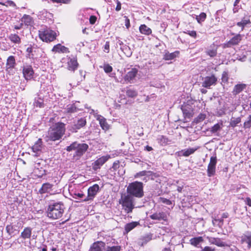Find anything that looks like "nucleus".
<instances>
[{"instance_id":"1","label":"nucleus","mask_w":251,"mask_h":251,"mask_svg":"<svg viewBox=\"0 0 251 251\" xmlns=\"http://www.w3.org/2000/svg\"><path fill=\"white\" fill-rule=\"evenodd\" d=\"M65 125L64 123H55L49 128L46 136L47 141H55L60 140L65 134Z\"/></svg>"},{"instance_id":"2","label":"nucleus","mask_w":251,"mask_h":251,"mask_svg":"<svg viewBox=\"0 0 251 251\" xmlns=\"http://www.w3.org/2000/svg\"><path fill=\"white\" fill-rule=\"evenodd\" d=\"M88 147V145L86 143L75 141L67 146L65 150L68 152L74 151L73 158L78 160L85 153Z\"/></svg>"},{"instance_id":"3","label":"nucleus","mask_w":251,"mask_h":251,"mask_svg":"<svg viewBox=\"0 0 251 251\" xmlns=\"http://www.w3.org/2000/svg\"><path fill=\"white\" fill-rule=\"evenodd\" d=\"M64 209V205L61 202L50 203L47 209V216L53 220L59 219L62 216Z\"/></svg>"},{"instance_id":"4","label":"nucleus","mask_w":251,"mask_h":251,"mask_svg":"<svg viewBox=\"0 0 251 251\" xmlns=\"http://www.w3.org/2000/svg\"><path fill=\"white\" fill-rule=\"evenodd\" d=\"M143 188L142 182L135 181L128 184L126 192L127 194L131 196L133 198H141L144 195Z\"/></svg>"},{"instance_id":"5","label":"nucleus","mask_w":251,"mask_h":251,"mask_svg":"<svg viewBox=\"0 0 251 251\" xmlns=\"http://www.w3.org/2000/svg\"><path fill=\"white\" fill-rule=\"evenodd\" d=\"M119 202L126 213H131L135 208L133 198L127 193L122 194Z\"/></svg>"},{"instance_id":"6","label":"nucleus","mask_w":251,"mask_h":251,"mask_svg":"<svg viewBox=\"0 0 251 251\" xmlns=\"http://www.w3.org/2000/svg\"><path fill=\"white\" fill-rule=\"evenodd\" d=\"M57 36L56 33L50 29L48 28L39 33L40 38L44 42H50L53 41L56 39Z\"/></svg>"},{"instance_id":"7","label":"nucleus","mask_w":251,"mask_h":251,"mask_svg":"<svg viewBox=\"0 0 251 251\" xmlns=\"http://www.w3.org/2000/svg\"><path fill=\"white\" fill-rule=\"evenodd\" d=\"M100 191V187L98 184H95L88 189V195L83 200V201H93Z\"/></svg>"},{"instance_id":"8","label":"nucleus","mask_w":251,"mask_h":251,"mask_svg":"<svg viewBox=\"0 0 251 251\" xmlns=\"http://www.w3.org/2000/svg\"><path fill=\"white\" fill-rule=\"evenodd\" d=\"M201 85L206 88H210L211 86L215 85L217 82V78L212 74L210 76H206L202 79Z\"/></svg>"},{"instance_id":"9","label":"nucleus","mask_w":251,"mask_h":251,"mask_svg":"<svg viewBox=\"0 0 251 251\" xmlns=\"http://www.w3.org/2000/svg\"><path fill=\"white\" fill-rule=\"evenodd\" d=\"M86 123V120L85 118H81L77 121L74 126H69L68 129L72 132H76L78 130L84 127Z\"/></svg>"},{"instance_id":"10","label":"nucleus","mask_w":251,"mask_h":251,"mask_svg":"<svg viewBox=\"0 0 251 251\" xmlns=\"http://www.w3.org/2000/svg\"><path fill=\"white\" fill-rule=\"evenodd\" d=\"M181 109L185 119L187 118L190 119L193 116L194 108L191 105L184 104L181 106Z\"/></svg>"},{"instance_id":"11","label":"nucleus","mask_w":251,"mask_h":251,"mask_svg":"<svg viewBox=\"0 0 251 251\" xmlns=\"http://www.w3.org/2000/svg\"><path fill=\"white\" fill-rule=\"evenodd\" d=\"M109 155L102 156L100 157L92 164V169L94 171H97L98 169H100V167L109 159Z\"/></svg>"},{"instance_id":"12","label":"nucleus","mask_w":251,"mask_h":251,"mask_svg":"<svg viewBox=\"0 0 251 251\" xmlns=\"http://www.w3.org/2000/svg\"><path fill=\"white\" fill-rule=\"evenodd\" d=\"M34 71L32 67L29 65H25L23 67V74L25 78L29 80L33 78L34 75Z\"/></svg>"},{"instance_id":"13","label":"nucleus","mask_w":251,"mask_h":251,"mask_svg":"<svg viewBox=\"0 0 251 251\" xmlns=\"http://www.w3.org/2000/svg\"><path fill=\"white\" fill-rule=\"evenodd\" d=\"M67 64V69L73 72L75 71L77 69L79 65L77 61L76 57L75 56L69 57Z\"/></svg>"},{"instance_id":"14","label":"nucleus","mask_w":251,"mask_h":251,"mask_svg":"<svg viewBox=\"0 0 251 251\" xmlns=\"http://www.w3.org/2000/svg\"><path fill=\"white\" fill-rule=\"evenodd\" d=\"M42 139H39L38 141L35 143V144L32 146V150L35 153L33 155L35 156H39L40 153L41 152L42 150Z\"/></svg>"},{"instance_id":"15","label":"nucleus","mask_w":251,"mask_h":251,"mask_svg":"<svg viewBox=\"0 0 251 251\" xmlns=\"http://www.w3.org/2000/svg\"><path fill=\"white\" fill-rule=\"evenodd\" d=\"M150 217L152 220H156L158 221L163 220L164 221H167V216L165 212H156L150 216Z\"/></svg>"},{"instance_id":"16","label":"nucleus","mask_w":251,"mask_h":251,"mask_svg":"<svg viewBox=\"0 0 251 251\" xmlns=\"http://www.w3.org/2000/svg\"><path fill=\"white\" fill-rule=\"evenodd\" d=\"M218 46L213 44L205 50V53L210 57L213 58L217 54Z\"/></svg>"},{"instance_id":"17","label":"nucleus","mask_w":251,"mask_h":251,"mask_svg":"<svg viewBox=\"0 0 251 251\" xmlns=\"http://www.w3.org/2000/svg\"><path fill=\"white\" fill-rule=\"evenodd\" d=\"M138 73V70L136 68H132L131 70L127 72L126 75L125 76V81H127L128 82H131L133 79H135V77Z\"/></svg>"},{"instance_id":"18","label":"nucleus","mask_w":251,"mask_h":251,"mask_svg":"<svg viewBox=\"0 0 251 251\" xmlns=\"http://www.w3.org/2000/svg\"><path fill=\"white\" fill-rule=\"evenodd\" d=\"M106 245L102 241L94 242L91 246L89 251H101L102 248H104Z\"/></svg>"},{"instance_id":"19","label":"nucleus","mask_w":251,"mask_h":251,"mask_svg":"<svg viewBox=\"0 0 251 251\" xmlns=\"http://www.w3.org/2000/svg\"><path fill=\"white\" fill-rule=\"evenodd\" d=\"M241 242L242 244H247L248 249H250L251 248V232L243 234L241 237Z\"/></svg>"},{"instance_id":"20","label":"nucleus","mask_w":251,"mask_h":251,"mask_svg":"<svg viewBox=\"0 0 251 251\" xmlns=\"http://www.w3.org/2000/svg\"><path fill=\"white\" fill-rule=\"evenodd\" d=\"M197 150V149L189 148L186 150H182L180 151L176 152V154L178 156H184L185 157L189 156L190 155L193 154Z\"/></svg>"},{"instance_id":"21","label":"nucleus","mask_w":251,"mask_h":251,"mask_svg":"<svg viewBox=\"0 0 251 251\" xmlns=\"http://www.w3.org/2000/svg\"><path fill=\"white\" fill-rule=\"evenodd\" d=\"M97 120L99 121L100 125L103 130L105 131L109 129L110 126L106 122L105 118L101 115H98Z\"/></svg>"},{"instance_id":"22","label":"nucleus","mask_w":251,"mask_h":251,"mask_svg":"<svg viewBox=\"0 0 251 251\" xmlns=\"http://www.w3.org/2000/svg\"><path fill=\"white\" fill-rule=\"evenodd\" d=\"M247 85L243 83H240L235 85L232 92L233 95H237L243 90L246 89Z\"/></svg>"},{"instance_id":"23","label":"nucleus","mask_w":251,"mask_h":251,"mask_svg":"<svg viewBox=\"0 0 251 251\" xmlns=\"http://www.w3.org/2000/svg\"><path fill=\"white\" fill-rule=\"evenodd\" d=\"M152 238V234L149 233L146 234L145 236L141 237L138 241V244L141 246H143L149 241H150Z\"/></svg>"},{"instance_id":"24","label":"nucleus","mask_w":251,"mask_h":251,"mask_svg":"<svg viewBox=\"0 0 251 251\" xmlns=\"http://www.w3.org/2000/svg\"><path fill=\"white\" fill-rule=\"evenodd\" d=\"M208 240L210 243L218 247H222L227 246V245L225 242H223L220 238L209 237Z\"/></svg>"},{"instance_id":"25","label":"nucleus","mask_w":251,"mask_h":251,"mask_svg":"<svg viewBox=\"0 0 251 251\" xmlns=\"http://www.w3.org/2000/svg\"><path fill=\"white\" fill-rule=\"evenodd\" d=\"M32 228L31 227L28 226L24 228V230L21 232V237L25 240L26 239H30L31 237Z\"/></svg>"},{"instance_id":"26","label":"nucleus","mask_w":251,"mask_h":251,"mask_svg":"<svg viewBox=\"0 0 251 251\" xmlns=\"http://www.w3.org/2000/svg\"><path fill=\"white\" fill-rule=\"evenodd\" d=\"M51 50L55 52L67 53L69 52L68 48L64 46H62L60 44L55 45Z\"/></svg>"},{"instance_id":"27","label":"nucleus","mask_w":251,"mask_h":251,"mask_svg":"<svg viewBox=\"0 0 251 251\" xmlns=\"http://www.w3.org/2000/svg\"><path fill=\"white\" fill-rule=\"evenodd\" d=\"M139 225V222H132L126 224L125 226V233H127Z\"/></svg>"},{"instance_id":"28","label":"nucleus","mask_w":251,"mask_h":251,"mask_svg":"<svg viewBox=\"0 0 251 251\" xmlns=\"http://www.w3.org/2000/svg\"><path fill=\"white\" fill-rule=\"evenodd\" d=\"M52 185L49 183H44L42 187L39 189V192L41 194L49 192L52 188Z\"/></svg>"},{"instance_id":"29","label":"nucleus","mask_w":251,"mask_h":251,"mask_svg":"<svg viewBox=\"0 0 251 251\" xmlns=\"http://www.w3.org/2000/svg\"><path fill=\"white\" fill-rule=\"evenodd\" d=\"M16 65L15 57L13 56H10L8 57L6 62V70L13 69Z\"/></svg>"},{"instance_id":"30","label":"nucleus","mask_w":251,"mask_h":251,"mask_svg":"<svg viewBox=\"0 0 251 251\" xmlns=\"http://www.w3.org/2000/svg\"><path fill=\"white\" fill-rule=\"evenodd\" d=\"M179 54V51L177 50L172 53L167 52L164 55V59L166 60H171L177 57Z\"/></svg>"},{"instance_id":"31","label":"nucleus","mask_w":251,"mask_h":251,"mask_svg":"<svg viewBox=\"0 0 251 251\" xmlns=\"http://www.w3.org/2000/svg\"><path fill=\"white\" fill-rule=\"evenodd\" d=\"M139 31L142 34H144L146 35H149L151 34L152 32L151 29L145 25H141L140 26Z\"/></svg>"},{"instance_id":"32","label":"nucleus","mask_w":251,"mask_h":251,"mask_svg":"<svg viewBox=\"0 0 251 251\" xmlns=\"http://www.w3.org/2000/svg\"><path fill=\"white\" fill-rule=\"evenodd\" d=\"M22 22L26 25H31L33 23L32 18L28 15L25 14L22 18Z\"/></svg>"},{"instance_id":"33","label":"nucleus","mask_w":251,"mask_h":251,"mask_svg":"<svg viewBox=\"0 0 251 251\" xmlns=\"http://www.w3.org/2000/svg\"><path fill=\"white\" fill-rule=\"evenodd\" d=\"M241 40V36L240 34L236 35L232 37L228 42L230 45H237Z\"/></svg>"},{"instance_id":"34","label":"nucleus","mask_w":251,"mask_h":251,"mask_svg":"<svg viewBox=\"0 0 251 251\" xmlns=\"http://www.w3.org/2000/svg\"><path fill=\"white\" fill-rule=\"evenodd\" d=\"M120 49L127 57H129L132 55V51L128 46L126 45H123V46L120 47Z\"/></svg>"},{"instance_id":"35","label":"nucleus","mask_w":251,"mask_h":251,"mask_svg":"<svg viewBox=\"0 0 251 251\" xmlns=\"http://www.w3.org/2000/svg\"><path fill=\"white\" fill-rule=\"evenodd\" d=\"M107 245L104 248V251H120V246H111L110 242L107 243Z\"/></svg>"},{"instance_id":"36","label":"nucleus","mask_w":251,"mask_h":251,"mask_svg":"<svg viewBox=\"0 0 251 251\" xmlns=\"http://www.w3.org/2000/svg\"><path fill=\"white\" fill-rule=\"evenodd\" d=\"M212 225L213 226H215V222H218V223L217 224V226H218L219 227H222L224 224V219H223L222 217L221 218H219L218 217L216 216H212Z\"/></svg>"},{"instance_id":"37","label":"nucleus","mask_w":251,"mask_h":251,"mask_svg":"<svg viewBox=\"0 0 251 251\" xmlns=\"http://www.w3.org/2000/svg\"><path fill=\"white\" fill-rule=\"evenodd\" d=\"M8 38L13 43L19 44L21 43V38L16 34H11L9 35Z\"/></svg>"},{"instance_id":"38","label":"nucleus","mask_w":251,"mask_h":251,"mask_svg":"<svg viewBox=\"0 0 251 251\" xmlns=\"http://www.w3.org/2000/svg\"><path fill=\"white\" fill-rule=\"evenodd\" d=\"M38 50L37 47H34L30 46L26 49V52L28 53L27 56L29 58H33L34 56V52H36V50Z\"/></svg>"},{"instance_id":"39","label":"nucleus","mask_w":251,"mask_h":251,"mask_svg":"<svg viewBox=\"0 0 251 251\" xmlns=\"http://www.w3.org/2000/svg\"><path fill=\"white\" fill-rule=\"evenodd\" d=\"M34 106L39 108H43L44 107L45 104L44 100L41 98H35L33 103Z\"/></svg>"},{"instance_id":"40","label":"nucleus","mask_w":251,"mask_h":251,"mask_svg":"<svg viewBox=\"0 0 251 251\" xmlns=\"http://www.w3.org/2000/svg\"><path fill=\"white\" fill-rule=\"evenodd\" d=\"M203 241L202 237H194L190 239V242L191 245L197 247L201 242Z\"/></svg>"},{"instance_id":"41","label":"nucleus","mask_w":251,"mask_h":251,"mask_svg":"<svg viewBox=\"0 0 251 251\" xmlns=\"http://www.w3.org/2000/svg\"><path fill=\"white\" fill-rule=\"evenodd\" d=\"M241 122V118L240 117L233 118L232 117L229 122V126L232 127H235L237 125Z\"/></svg>"},{"instance_id":"42","label":"nucleus","mask_w":251,"mask_h":251,"mask_svg":"<svg viewBox=\"0 0 251 251\" xmlns=\"http://www.w3.org/2000/svg\"><path fill=\"white\" fill-rule=\"evenodd\" d=\"M66 109L67 112L69 113H75L78 110V109L76 107L75 104L68 105Z\"/></svg>"},{"instance_id":"43","label":"nucleus","mask_w":251,"mask_h":251,"mask_svg":"<svg viewBox=\"0 0 251 251\" xmlns=\"http://www.w3.org/2000/svg\"><path fill=\"white\" fill-rule=\"evenodd\" d=\"M157 140L158 143L162 145L167 144L169 142H170L168 138L164 135H159L157 138Z\"/></svg>"},{"instance_id":"44","label":"nucleus","mask_w":251,"mask_h":251,"mask_svg":"<svg viewBox=\"0 0 251 251\" xmlns=\"http://www.w3.org/2000/svg\"><path fill=\"white\" fill-rule=\"evenodd\" d=\"M207 173L209 177L214 176L216 174V167L208 165Z\"/></svg>"},{"instance_id":"45","label":"nucleus","mask_w":251,"mask_h":251,"mask_svg":"<svg viewBox=\"0 0 251 251\" xmlns=\"http://www.w3.org/2000/svg\"><path fill=\"white\" fill-rule=\"evenodd\" d=\"M126 94L128 97L135 98L137 96L138 92L133 89L128 88L126 91Z\"/></svg>"},{"instance_id":"46","label":"nucleus","mask_w":251,"mask_h":251,"mask_svg":"<svg viewBox=\"0 0 251 251\" xmlns=\"http://www.w3.org/2000/svg\"><path fill=\"white\" fill-rule=\"evenodd\" d=\"M206 18V14L204 13H201L199 15L197 16L196 20L199 23H201L203 22Z\"/></svg>"},{"instance_id":"47","label":"nucleus","mask_w":251,"mask_h":251,"mask_svg":"<svg viewBox=\"0 0 251 251\" xmlns=\"http://www.w3.org/2000/svg\"><path fill=\"white\" fill-rule=\"evenodd\" d=\"M249 23H250V20H246L244 19H242L241 22H238L237 25L239 27H241L242 30H243L245 26Z\"/></svg>"},{"instance_id":"48","label":"nucleus","mask_w":251,"mask_h":251,"mask_svg":"<svg viewBox=\"0 0 251 251\" xmlns=\"http://www.w3.org/2000/svg\"><path fill=\"white\" fill-rule=\"evenodd\" d=\"M0 4L5 5L6 6H11V7H15L16 4L15 2L12 0H6L5 2L2 0L0 2Z\"/></svg>"},{"instance_id":"49","label":"nucleus","mask_w":251,"mask_h":251,"mask_svg":"<svg viewBox=\"0 0 251 251\" xmlns=\"http://www.w3.org/2000/svg\"><path fill=\"white\" fill-rule=\"evenodd\" d=\"M176 183L177 184L176 187H177V191L179 193L182 192V189L184 187V186L185 185L184 183L182 181H179L178 180L176 181Z\"/></svg>"},{"instance_id":"50","label":"nucleus","mask_w":251,"mask_h":251,"mask_svg":"<svg viewBox=\"0 0 251 251\" xmlns=\"http://www.w3.org/2000/svg\"><path fill=\"white\" fill-rule=\"evenodd\" d=\"M86 196H85L83 193H74L73 195V197L75 199H79L81 201H83L82 200L84 199Z\"/></svg>"},{"instance_id":"51","label":"nucleus","mask_w":251,"mask_h":251,"mask_svg":"<svg viewBox=\"0 0 251 251\" xmlns=\"http://www.w3.org/2000/svg\"><path fill=\"white\" fill-rule=\"evenodd\" d=\"M206 117V115L204 114L201 113L199 116L195 119V121L196 123H198L203 121Z\"/></svg>"},{"instance_id":"52","label":"nucleus","mask_w":251,"mask_h":251,"mask_svg":"<svg viewBox=\"0 0 251 251\" xmlns=\"http://www.w3.org/2000/svg\"><path fill=\"white\" fill-rule=\"evenodd\" d=\"M103 70L105 73L109 74L112 72L113 68L109 64H106L103 66Z\"/></svg>"},{"instance_id":"53","label":"nucleus","mask_w":251,"mask_h":251,"mask_svg":"<svg viewBox=\"0 0 251 251\" xmlns=\"http://www.w3.org/2000/svg\"><path fill=\"white\" fill-rule=\"evenodd\" d=\"M221 128V126L219 124H216L214 125L211 128V132L213 133H216L218 130H219Z\"/></svg>"},{"instance_id":"54","label":"nucleus","mask_w":251,"mask_h":251,"mask_svg":"<svg viewBox=\"0 0 251 251\" xmlns=\"http://www.w3.org/2000/svg\"><path fill=\"white\" fill-rule=\"evenodd\" d=\"M6 230L9 235H11L14 231L13 226L11 225H8L6 226Z\"/></svg>"},{"instance_id":"55","label":"nucleus","mask_w":251,"mask_h":251,"mask_svg":"<svg viewBox=\"0 0 251 251\" xmlns=\"http://www.w3.org/2000/svg\"><path fill=\"white\" fill-rule=\"evenodd\" d=\"M251 127V115L248 117V120L244 124L245 128H250Z\"/></svg>"},{"instance_id":"56","label":"nucleus","mask_w":251,"mask_h":251,"mask_svg":"<svg viewBox=\"0 0 251 251\" xmlns=\"http://www.w3.org/2000/svg\"><path fill=\"white\" fill-rule=\"evenodd\" d=\"M217 164V157L216 156H212L210 158V162L208 165L216 167Z\"/></svg>"},{"instance_id":"57","label":"nucleus","mask_w":251,"mask_h":251,"mask_svg":"<svg viewBox=\"0 0 251 251\" xmlns=\"http://www.w3.org/2000/svg\"><path fill=\"white\" fill-rule=\"evenodd\" d=\"M160 201L162 202L163 203H164L166 205H171L172 204V201L167 199L160 197L159 198Z\"/></svg>"},{"instance_id":"58","label":"nucleus","mask_w":251,"mask_h":251,"mask_svg":"<svg viewBox=\"0 0 251 251\" xmlns=\"http://www.w3.org/2000/svg\"><path fill=\"white\" fill-rule=\"evenodd\" d=\"M228 74L226 72H224L222 74V80L223 82H226L228 81Z\"/></svg>"},{"instance_id":"59","label":"nucleus","mask_w":251,"mask_h":251,"mask_svg":"<svg viewBox=\"0 0 251 251\" xmlns=\"http://www.w3.org/2000/svg\"><path fill=\"white\" fill-rule=\"evenodd\" d=\"M39 173H38V177H42L43 176H45L46 175V171L45 169H43L42 167H41V170H38Z\"/></svg>"},{"instance_id":"60","label":"nucleus","mask_w":251,"mask_h":251,"mask_svg":"<svg viewBox=\"0 0 251 251\" xmlns=\"http://www.w3.org/2000/svg\"><path fill=\"white\" fill-rule=\"evenodd\" d=\"M185 33H187L189 34L190 36L196 38L197 36V32L196 31L193 30V31H190L187 30L186 32H185Z\"/></svg>"},{"instance_id":"61","label":"nucleus","mask_w":251,"mask_h":251,"mask_svg":"<svg viewBox=\"0 0 251 251\" xmlns=\"http://www.w3.org/2000/svg\"><path fill=\"white\" fill-rule=\"evenodd\" d=\"M97 20V17L95 16L92 15L90 17L89 22L91 25H94Z\"/></svg>"},{"instance_id":"62","label":"nucleus","mask_w":251,"mask_h":251,"mask_svg":"<svg viewBox=\"0 0 251 251\" xmlns=\"http://www.w3.org/2000/svg\"><path fill=\"white\" fill-rule=\"evenodd\" d=\"M104 51L107 53H108L109 51V43L108 42H106L104 45Z\"/></svg>"},{"instance_id":"63","label":"nucleus","mask_w":251,"mask_h":251,"mask_svg":"<svg viewBox=\"0 0 251 251\" xmlns=\"http://www.w3.org/2000/svg\"><path fill=\"white\" fill-rule=\"evenodd\" d=\"M228 249H226L227 251H235V249L237 248L236 246L233 245L228 246Z\"/></svg>"},{"instance_id":"64","label":"nucleus","mask_w":251,"mask_h":251,"mask_svg":"<svg viewBox=\"0 0 251 251\" xmlns=\"http://www.w3.org/2000/svg\"><path fill=\"white\" fill-rule=\"evenodd\" d=\"M245 202L246 204L248 205L249 206H251V199L249 197L246 199Z\"/></svg>"}]
</instances>
